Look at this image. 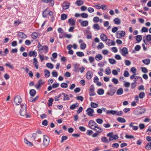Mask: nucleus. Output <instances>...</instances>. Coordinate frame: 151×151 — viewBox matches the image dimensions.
<instances>
[{
	"mask_svg": "<svg viewBox=\"0 0 151 151\" xmlns=\"http://www.w3.org/2000/svg\"><path fill=\"white\" fill-rule=\"evenodd\" d=\"M62 94L63 95L64 98H63V100L64 101H66L70 99L68 95L64 93H62Z\"/></svg>",
	"mask_w": 151,
	"mask_h": 151,
	"instance_id": "nucleus-25",
	"label": "nucleus"
},
{
	"mask_svg": "<svg viewBox=\"0 0 151 151\" xmlns=\"http://www.w3.org/2000/svg\"><path fill=\"white\" fill-rule=\"evenodd\" d=\"M76 55L79 57H83L84 56V53L81 52H76Z\"/></svg>",
	"mask_w": 151,
	"mask_h": 151,
	"instance_id": "nucleus-51",
	"label": "nucleus"
},
{
	"mask_svg": "<svg viewBox=\"0 0 151 151\" xmlns=\"http://www.w3.org/2000/svg\"><path fill=\"white\" fill-rule=\"evenodd\" d=\"M90 105L91 107L93 108H96L99 106L97 104L93 102L91 103Z\"/></svg>",
	"mask_w": 151,
	"mask_h": 151,
	"instance_id": "nucleus-39",
	"label": "nucleus"
},
{
	"mask_svg": "<svg viewBox=\"0 0 151 151\" xmlns=\"http://www.w3.org/2000/svg\"><path fill=\"white\" fill-rule=\"evenodd\" d=\"M123 92V89L122 88H120L117 91L116 93L118 95H121Z\"/></svg>",
	"mask_w": 151,
	"mask_h": 151,
	"instance_id": "nucleus-34",
	"label": "nucleus"
},
{
	"mask_svg": "<svg viewBox=\"0 0 151 151\" xmlns=\"http://www.w3.org/2000/svg\"><path fill=\"white\" fill-rule=\"evenodd\" d=\"M36 93V91L34 89H32L30 91L29 93L32 96H34Z\"/></svg>",
	"mask_w": 151,
	"mask_h": 151,
	"instance_id": "nucleus-40",
	"label": "nucleus"
},
{
	"mask_svg": "<svg viewBox=\"0 0 151 151\" xmlns=\"http://www.w3.org/2000/svg\"><path fill=\"white\" fill-rule=\"evenodd\" d=\"M101 140L102 142L104 143H108L109 142L107 138L105 137H102L101 139Z\"/></svg>",
	"mask_w": 151,
	"mask_h": 151,
	"instance_id": "nucleus-38",
	"label": "nucleus"
},
{
	"mask_svg": "<svg viewBox=\"0 0 151 151\" xmlns=\"http://www.w3.org/2000/svg\"><path fill=\"white\" fill-rule=\"evenodd\" d=\"M103 58L101 55L98 54L95 57V58L97 61H99L101 60Z\"/></svg>",
	"mask_w": 151,
	"mask_h": 151,
	"instance_id": "nucleus-19",
	"label": "nucleus"
},
{
	"mask_svg": "<svg viewBox=\"0 0 151 151\" xmlns=\"http://www.w3.org/2000/svg\"><path fill=\"white\" fill-rule=\"evenodd\" d=\"M97 124L94 121L92 120H90L88 123V126L90 128L93 129L95 126Z\"/></svg>",
	"mask_w": 151,
	"mask_h": 151,
	"instance_id": "nucleus-6",
	"label": "nucleus"
},
{
	"mask_svg": "<svg viewBox=\"0 0 151 151\" xmlns=\"http://www.w3.org/2000/svg\"><path fill=\"white\" fill-rule=\"evenodd\" d=\"M141 70L143 73H147L148 72V70L147 68L145 67L141 68Z\"/></svg>",
	"mask_w": 151,
	"mask_h": 151,
	"instance_id": "nucleus-63",
	"label": "nucleus"
},
{
	"mask_svg": "<svg viewBox=\"0 0 151 151\" xmlns=\"http://www.w3.org/2000/svg\"><path fill=\"white\" fill-rule=\"evenodd\" d=\"M44 72L45 77L46 78L49 77L50 75V71L47 70L45 69L44 70Z\"/></svg>",
	"mask_w": 151,
	"mask_h": 151,
	"instance_id": "nucleus-23",
	"label": "nucleus"
},
{
	"mask_svg": "<svg viewBox=\"0 0 151 151\" xmlns=\"http://www.w3.org/2000/svg\"><path fill=\"white\" fill-rule=\"evenodd\" d=\"M117 120L119 122L121 123H125L126 122V121L124 119L121 117H119L118 118Z\"/></svg>",
	"mask_w": 151,
	"mask_h": 151,
	"instance_id": "nucleus-35",
	"label": "nucleus"
},
{
	"mask_svg": "<svg viewBox=\"0 0 151 151\" xmlns=\"http://www.w3.org/2000/svg\"><path fill=\"white\" fill-rule=\"evenodd\" d=\"M67 15L65 14H63L61 16V19L62 20H64L67 18Z\"/></svg>",
	"mask_w": 151,
	"mask_h": 151,
	"instance_id": "nucleus-54",
	"label": "nucleus"
},
{
	"mask_svg": "<svg viewBox=\"0 0 151 151\" xmlns=\"http://www.w3.org/2000/svg\"><path fill=\"white\" fill-rule=\"evenodd\" d=\"M109 61L110 63L111 64H114L116 63V60L113 59L109 58Z\"/></svg>",
	"mask_w": 151,
	"mask_h": 151,
	"instance_id": "nucleus-44",
	"label": "nucleus"
},
{
	"mask_svg": "<svg viewBox=\"0 0 151 151\" xmlns=\"http://www.w3.org/2000/svg\"><path fill=\"white\" fill-rule=\"evenodd\" d=\"M26 106L25 104H22L21 105V109L19 113L22 116H24L26 114Z\"/></svg>",
	"mask_w": 151,
	"mask_h": 151,
	"instance_id": "nucleus-1",
	"label": "nucleus"
},
{
	"mask_svg": "<svg viewBox=\"0 0 151 151\" xmlns=\"http://www.w3.org/2000/svg\"><path fill=\"white\" fill-rule=\"evenodd\" d=\"M100 20L99 18L97 17H95L93 19V21L95 22H99Z\"/></svg>",
	"mask_w": 151,
	"mask_h": 151,
	"instance_id": "nucleus-53",
	"label": "nucleus"
},
{
	"mask_svg": "<svg viewBox=\"0 0 151 151\" xmlns=\"http://www.w3.org/2000/svg\"><path fill=\"white\" fill-rule=\"evenodd\" d=\"M67 49L69 50L68 53L70 55H73V51L71 50V48H72V45L70 44L68 45L67 47Z\"/></svg>",
	"mask_w": 151,
	"mask_h": 151,
	"instance_id": "nucleus-13",
	"label": "nucleus"
},
{
	"mask_svg": "<svg viewBox=\"0 0 151 151\" xmlns=\"http://www.w3.org/2000/svg\"><path fill=\"white\" fill-rule=\"evenodd\" d=\"M146 39L147 41L150 42L151 41V35H148L145 37H143V41L145 44H146V41L145 40Z\"/></svg>",
	"mask_w": 151,
	"mask_h": 151,
	"instance_id": "nucleus-11",
	"label": "nucleus"
},
{
	"mask_svg": "<svg viewBox=\"0 0 151 151\" xmlns=\"http://www.w3.org/2000/svg\"><path fill=\"white\" fill-rule=\"evenodd\" d=\"M136 86V80H134V82L132 83L131 84V88L132 89H134L135 88Z\"/></svg>",
	"mask_w": 151,
	"mask_h": 151,
	"instance_id": "nucleus-58",
	"label": "nucleus"
},
{
	"mask_svg": "<svg viewBox=\"0 0 151 151\" xmlns=\"http://www.w3.org/2000/svg\"><path fill=\"white\" fill-rule=\"evenodd\" d=\"M93 28L94 29H96L97 30H99L100 29L99 25L97 24H94L93 26Z\"/></svg>",
	"mask_w": 151,
	"mask_h": 151,
	"instance_id": "nucleus-45",
	"label": "nucleus"
},
{
	"mask_svg": "<svg viewBox=\"0 0 151 151\" xmlns=\"http://www.w3.org/2000/svg\"><path fill=\"white\" fill-rule=\"evenodd\" d=\"M83 3L84 2L82 0H77L76 4L78 6H80L82 5L83 4Z\"/></svg>",
	"mask_w": 151,
	"mask_h": 151,
	"instance_id": "nucleus-29",
	"label": "nucleus"
},
{
	"mask_svg": "<svg viewBox=\"0 0 151 151\" xmlns=\"http://www.w3.org/2000/svg\"><path fill=\"white\" fill-rule=\"evenodd\" d=\"M100 38L102 40L105 41L107 39V37L106 35L104 34H101L100 35Z\"/></svg>",
	"mask_w": 151,
	"mask_h": 151,
	"instance_id": "nucleus-17",
	"label": "nucleus"
},
{
	"mask_svg": "<svg viewBox=\"0 0 151 151\" xmlns=\"http://www.w3.org/2000/svg\"><path fill=\"white\" fill-rule=\"evenodd\" d=\"M124 62L125 65L127 66H129L131 64V62L129 60H125Z\"/></svg>",
	"mask_w": 151,
	"mask_h": 151,
	"instance_id": "nucleus-64",
	"label": "nucleus"
},
{
	"mask_svg": "<svg viewBox=\"0 0 151 151\" xmlns=\"http://www.w3.org/2000/svg\"><path fill=\"white\" fill-rule=\"evenodd\" d=\"M46 66L48 68L52 69L53 68V65L51 63H48L46 64Z\"/></svg>",
	"mask_w": 151,
	"mask_h": 151,
	"instance_id": "nucleus-49",
	"label": "nucleus"
},
{
	"mask_svg": "<svg viewBox=\"0 0 151 151\" xmlns=\"http://www.w3.org/2000/svg\"><path fill=\"white\" fill-rule=\"evenodd\" d=\"M111 70L109 67H107L105 70V73L107 75H109L111 73Z\"/></svg>",
	"mask_w": 151,
	"mask_h": 151,
	"instance_id": "nucleus-33",
	"label": "nucleus"
},
{
	"mask_svg": "<svg viewBox=\"0 0 151 151\" xmlns=\"http://www.w3.org/2000/svg\"><path fill=\"white\" fill-rule=\"evenodd\" d=\"M116 111L114 110H108L106 112V113L108 114H111L114 115L116 114Z\"/></svg>",
	"mask_w": 151,
	"mask_h": 151,
	"instance_id": "nucleus-28",
	"label": "nucleus"
},
{
	"mask_svg": "<svg viewBox=\"0 0 151 151\" xmlns=\"http://www.w3.org/2000/svg\"><path fill=\"white\" fill-rule=\"evenodd\" d=\"M96 121L97 123L99 124H101L103 122V120L102 119H96Z\"/></svg>",
	"mask_w": 151,
	"mask_h": 151,
	"instance_id": "nucleus-60",
	"label": "nucleus"
},
{
	"mask_svg": "<svg viewBox=\"0 0 151 151\" xmlns=\"http://www.w3.org/2000/svg\"><path fill=\"white\" fill-rule=\"evenodd\" d=\"M60 86L62 88H66L68 87V85L66 83H63L61 84Z\"/></svg>",
	"mask_w": 151,
	"mask_h": 151,
	"instance_id": "nucleus-57",
	"label": "nucleus"
},
{
	"mask_svg": "<svg viewBox=\"0 0 151 151\" xmlns=\"http://www.w3.org/2000/svg\"><path fill=\"white\" fill-rule=\"evenodd\" d=\"M70 3L65 2H64L62 4V7L63 9L66 10L68 9Z\"/></svg>",
	"mask_w": 151,
	"mask_h": 151,
	"instance_id": "nucleus-12",
	"label": "nucleus"
},
{
	"mask_svg": "<svg viewBox=\"0 0 151 151\" xmlns=\"http://www.w3.org/2000/svg\"><path fill=\"white\" fill-rule=\"evenodd\" d=\"M38 61L37 60V59L35 58H34L33 59V64L34 65L35 68L37 69H38Z\"/></svg>",
	"mask_w": 151,
	"mask_h": 151,
	"instance_id": "nucleus-24",
	"label": "nucleus"
},
{
	"mask_svg": "<svg viewBox=\"0 0 151 151\" xmlns=\"http://www.w3.org/2000/svg\"><path fill=\"white\" fill-rule=\"evenodd\" d=\"M87 112V114L88 115L92 116L94 115L93 114L94 111L93 109L91 108H88L86 110Z\"/></svg>",
	"mask_w": 151,
	"mask_h": 151,
	"instance_id": "nucleus-7",
	"label": "nucleus"
},
{
	"mask_svg": "<svg viewBox=\"0 0 151 151\" xmlns=\"http://www.w3.org/2000/svg\"><path fill=\"white\" fill-rule=\"evenodd\" d=\"M24 141L25 144L28 147H31L33 146L32 143L29 141L26 138L24 139Z\"/></svg>",
	"mask_w": 151,
	"mask_h": 151,
	"instance_id": "nucleus-14",
	"label": "nucleus"
},
{
	"mask_svg": "<svg viewBox=\"0 0 151 151\" xmlns=\"http://www.w3.org/2000/svg\"><path fill=\"white\" fill-rule=\"evenodd\" d=\"M104 91L103 89H99L97 91V93L99 95H102L104 93Z\"/></svg>",
	"mask_w": 151,
	"mask_h": 151,
	"instance_id": "nucleus-41",
	"label": "nucleus"
},
{
	"mask_svg": "<svg viewBox=\"0 0 151 151\" xmlns=\"http://www.w3.org/2000/svg\"><path fill=\"white\" fill-rule=\"evenodd\" d=\"M39 36V34L36 32H34L32 34L31 37L32 39H35L37 38Z\"/></svg>",
	"mask_w": 151,
	"mask_h": 151,
	"instance_id": "nucleus-20",
	"label": "nucleus"
},
{
	"mask_svg": "<svg viewBox=\"0 0 151 151\" xmlns=\"http://www.w3.org/2000/svg\"><path fill=\"white\" fill-rule=\"evenodd\" d=\"M142 37L141 35H138L135 37V39L138 42H140L142 40Z\"/></svg>",
	"mask_w": 151,
	"mask_h": 151,
	"instance_id": "nucleus-31",
	"label": "nucleus"
},
{
	"mask_svg": "<svg viewBox=\"0 0 151 151\" xmlns=\"http://www.w3.org/2000/svg\"><path fill=\"white\" fill-rule=\"evenodd\" d=\"M21 98L19 96L17 95L15 97L14 102L16 105H19L21 103Z\"/></svg>",
	"mask_w": 151,
	"mask_h": 151,
	"instance_id": "nucleus-3",
	"label": "nucleus"
},
{
	"mask_svg": "<svg viewBox=\"0 0 151 151\" xmlns=\"http://www.w3.org/2000/svg\"><path fill=\"white\" fill-rule=\"evenodd\" d=\"M80 47L81 49L84 50L86 48V45L85 43H82L80 45Z\"/></svg>",
	"mask_w": 151,
	"mask_h": 151,
	"instance_id": "nucleus-48",
	"label": "nucleus"
},
{
	"mask_svg": "<svg viewBox=\"0 0 151 151\" xmlns=\"http://www.w3.org/2000/svg\"><path fill=\"white\" fill-rule=\"evenodd\" d=\"M93 130L99 133H101L103 131L102 129L100 127H98V124L94 127V128Z\"/></svg>",
	"mask_w": 151,
	"mask_h": 151,
	"instance_id": "nucleus-8",
	"label": "nucleus"
},
{
	"mask_svg": "<svg viewBox=\"0 0 151 151\" xmlns=\"http://www.w3.org/2000/svg\"><path fill=\"white\" fill-rule=\"evenodd\" d=\"M93 73L90 71H88L86 74V77L88 79H91L92 77Z\"/></svg>",
	"mask_w": 151,
	"mask_h": 151,
	"instance_id": "nucleus-15",
	"label": "nucleus"
},
{
	"mask_svg": "<svg viewBox=\"0 0 151 151\" xmlns=\"http://www.w3.org/2000/svg\"><path fill=\"white\" fill-rule=\"evenodd\" d=\"M78 103H76L72 105L70 107V109L72 110H74L76 107H78Z\"/></svg>",
	"mask_w": 151,
	"mask_h": 151,
	"instance_id": "nucleus-26",
	"label": "nucleus"
},
{
	"mask_svg": "<svg viewBox=\"0 0 151 151\" xmlns=\"http://www.w3.org/2000/svg\"><path fill=\"white\" fill-rule=\"evenodd\" d=\"M101 9L104 10H106L108 9V8L107 7V6L104 4H102L101 5Z\"/></svg>",
	"mask_w": 151,
	"mask_h": 151,
	"instance_id": "nucleus-59",
	"label": "nucleus"
},
{
	"mask_svg": "<svg viewBox=\"0 0 151 151\" xmlns=\"http://www.w3.org/2000/svg\"><path fill=\"white\" fill-rule=\"evenodd\" d=\"M145 94L144 92H141L139 94V97L141 99H142L145 96Z\"/></svg>",
	"mask_w": 151,
	"mask_h": 151,
	"instance_id": "nucleus-52",
	"label": "nucleus"
},
{
	"mask_svg": "<svg viewBox=\"0 0 151 151\" xmlns=\"http://www.w3.org/2000/svg\"><path fill=\"white\" fill-rule=\"evenodd\" d=\"M52 76L53 77H56L58 75V72L55 71H53L52 73Z\"/></svg>",
	"mask_w": 151,
	"mask_h": 151,
	"instance_id": "nucleus-61",
	"label": "nucleus"
},
{
	"mask_svg": "<svg viewBox=\"0 0 151 151\" xmlns=\"http://www.w3.org/2000/svg\"><path fill=\"white\" fill-rule=\"evenodd\" d=\"M43 137V145L45 147H47L48 145L50 143V138L46 135H44Z\"/></svg>",
	"mask_w": 151,
	"mask_h": 151,
	"instance_id": "nucleus-2",
	"label": "nucleus"
},
{
	"mask_svg": "<svg viewBox=\"0 0 151 151\" xmlns=\"http://www.w3.org/2000/svg\"><path fill=\"white\" fill-rule=\"evenodd\" d=\"M114 23L117 24L119 25L120 24L121 22V20L118 18H117L114 19Z\"/></svg>",
	"mask_w": 151,
	"mask_h": 151,
	"instance_id": "nucleus-21",
	"label": "nucleus"
},
{
	"mask_svg": "<svg viewBox=\"0 0 151 151\" xmlns=\"http://www.w3.org/2000/svg\"><path fill=\"white\" fill-rule=\"evenodd\" d=\"M81 16L83 18H86L88 17V15L86 13H82L81 14Z\"/></svg>",
	"mask_w": 151,
	"mask_h": 151,
	"instance_id": "nucleus-55",
	"label": "nucleus"
},
{
	"mask_svg": "<svg viewBox=\"0 0 151 151\" xmlns=\"http://www.w3.org/2000/svg\"><path fill=\"white\" fill-rule=\"evenodd\" d=\"M96 93L94 91V89L93 88H90L89 90V94L90 96H93L95 95Z\"/></svg>",
	"mask_w": 151,
	"mask_h": 151,
	"instance_id": "nucleus-22",
	"label": "nucleus"
},
{
	"mask_svg": "<svg viewBox=\"0 0 151 151\" xmlns=\"http://www.w3.org/2000/svg\"><path fill=\"white\" fill-rule=\"evenodd\" d=\"M19 38L25 39L27 37V35L22 32H19L18 33Z\"/></svg>",
	"mask_w": 151,
	"mask_h": 151,
	"instance_id": "nucleus-16",
	"label": "nucleus"
},
{
	"mask_svg": "<svg viewBox=\"0 0 151 151\" xmlns=\"http://www.w3.org/2000/svg\"><path fill=\"white\" fill-rule=\"evenodd\" d=\"M142 62L145 64L148 65L150 63V60L149 59H146L145 60H143Z\"/></svg>",
	"mask_w": 151,
	"mask_h": 151,
	"instance_id": "nucleus-32",
	"label": "nucleus"
},
{
	"mask_svg": "<svg viewBox=\"0 0 151 151\" xmlns=\"http://www.w3.org/2000/svg\"><path fill=\"white\" fill-rule=\"evenodd\" d=\"M37 53L34 51H32L29 52V56L30 57H32L35 55V56H37Z\"/></svg>",
	"mask_w": 151,
	"mask_h": 151,
	"instance_id": "nucleus-42",
	"label": "nucleus"
},
{
	"mask_svg": "<svg viewBox=\"0 0 151 151\" xmlns=\"http://www.w3.org/2000/svg\"><path fill=\"white\" fill-rule=\"evenodd\" d=\"M78 21L80 22L81 25L82 27H86L88 25V22L87 21H82L81 19H79L78 20Z\"/></svg>",
	"mask_w": 151,
	"mask_h": 151,
	"instance_id": "nucleus-9",
	"label": "nucleus"
},
{
	"mask_svg": "<svg viewBox=\"0 0 151 151\" xmlns=\"http://www.w3.org/2000/svg\"><path fill=\"white\" fill-rule=\"evenodd\" d=\"M49 10L47 9H46L42 13V16L44 17H46L48 15V12Z\"/></svg>",
	"mask_w": 151,
	"mask_h": 151,
	"instance_id": "nucleus-30",
	"label": "nucleus"
},
{
	"mask_svg": "<svg viewBox=\"0 0 151 151\" xmlns=\"http://www.w3.org/2000/svg\"><path fill=\"white\" fill-rule=\"evenodd\" d=\"M119 138L118 136L117 135H114L112 137L109 138V141H112L114 140L117 139Z\"/></svg>",
	"mask_w": 151,
	"mask_h": 151,
	"instance_id": "nucleus-27",
	"label": "nucleus"
},
{
	"mask_svg": "<svg viewBox=\"0 0 151 151\" xmlns=\"http://www.w3.org/2000/svg\"><path fill=\"white\" fill-rule=\"evenodd\" d=\"M88 60L91 63L93 62L94 61V58L92 56L89 57L88 58Z\"/></svg>",
	"mask_w": 151,
	"mask_h": 151,
	"instance_id": "nucleus-62",
	"label": "nucleus"
},
{
	"mask_svg": "<svg viewBox=\"0 0 151 151\" xmlns=\"http://www.w3.org/2000/svg\"><path fill=\"white\" fill-rule=\"evenodd\" d=\"M115 93V92L112 90L111 89L108 91L107 94L110 96L113 95Z\"/></svg>",
	"mask_w": 151,
	"mask_h": 151,
	"instance_id": "nucleus-43",
	"label": "nucleus"
},
{
	"mask_svg": "<svg viewBox=\"0 0 151 151\" xmlns=\"http://www.w3.org/2000/svg\"><path fill=\"white\" fill-rule=\"evenodd\" d=\"M42 1L45 3H50L52 6H53L54 4V1L52 0H42Z\"/></svg>",
	"mask_w": 151,
	"mask_h": 151,
	"instance_id": "nucleus-18",
	"label": "nucleus"
},
{
	"mask_svg": "<svg viewBox=\"0 0 151 151\" xmlns=\"http://www.w3.org/2000/svg\"><path fill=\"white\" fill-rule=\"evenodd\" d=\"M125 35V31H119L117 32L116 33V37L118 38H120L123 37Z\"/></svg>",
	"mask_w": 151,
	"mask_h": 151,
	"instance_id": "nucleus-5",
	"label": "nucleus"
},
{
	"mask_svg": "<svg viewBox=\"0 0 151 151\" xmlns=\"http://www.w3.org/2000/svg\"><path fill=\"white\" fill-rule=\"evenodd\" d=\"M69 23L71 24V25L73 26L75 25V22L73 19H70L68 20Z\"/></svg>",
	"mask_w": 151,
	"mask_h": 151,
	"instance_id": "nucleus-37",
	"label": "nucleus"
},
{
	"mask_svg": "<svg viewBox=\"0 0 151 151\" xmlns=\"http://www.w3.org/2000/svg\"><path fill=\"white\" fill-rule=\"evenodd\" d=\"M74 66L75 71L76 72H78L79 67L80 66V65L78 64H76L74 65Z\"/></svg>",
	"mask_w": 151,
	"mask_h": 151,
	"instance_id": "nucleus-36",
	"label": "nucleus"
},
{
	"mask_svg": "<svg viewBox=\"0 0 151 151\" xmlns=\"http://www.w3.org/2000/svg\"><path fill=\"white\" fill-rule=\"evenodd\" d=\"M104 45L102 42H100L97 47V48L98 49H101L104 47Z\"/></svg>",
	"mask_w": 151,
	"mask_h": 151,
	"instance_id": "nucleus-47",
	"label": "nucleus"
},
{
	"mask_svg": "<svg viewBox=\"0 0 151 151\" xmlns=\"http://www.w3.org/2000/svg\"><path fill=\"white\" fill-rule=\"evenodd\" d=\"M121 54L124 56H126L128 54V50L126 47H123L122 49L120 50Z\"/></svg>",
	"mask_w": 151,
	"mask_h": 151,
	"instance_id": "nucleus-4",
	"label": "nucleus"
},
{
	"mask_svg": "<svg viewBox=\"0 0 151 151\" xmlns=\"http://www.w3.org/2000/svg\"><path fill=\"white\" fill-rule=\"evenodd\" d=\"M145 148L148 150L151 149V142L147 144L145 147Z\"/></svg>",
	"mask_w": 151,
	"mask_h": 151,
	"instance_id": "nucleus-46",
	"label": "nucleus"
},
{
	"mask_svg": "<svg viewBox=\"0 0 151 151\" xmlns=\"http://www.w3.org/2000/svg\"><path fill=\"white\" fill-rule=\"evenodd\" d=\"M44 83V82L42 80L40 79L38 81L37 83L35 85L36 88L37 89H39L41 87V86Z\"/></svg>",
	"mask_w": 151,
	"mask_h": 151,
	"instance_id": "nucleus-10",
	"label": "nucleus"
},
{
	"mask_svg": "<svg viewBox=\"0 0 151 151\" xmlns=\"http://www.w3.org/2000/svg\"><path fill=\"white\" fill-rule=\"evenodd\" d=\"M112 82L115 84H117L119 83V81L117 79L115 78L112 79Z\"/></svg>",
	"mask_w": 151,
	"mask_h": 151,
	"instance_id": "nucleus-56",
	"label": "nucleus"
},
{
	"mask_svg": "<svg viewBox=\"0 0 151 151\" xmlns=\"http://www.w3.org/2000/svg\"><path fill=\"white\" fill-rule=\"evenodd\" d=\"M102 53L104 55H106L109 53V51L107 50H104L102 51Z\"/></svg>",
	"mask_w": 151,
	"mask_h": 151,
	"instance_id": "nucleus-50",
	"label": "nucleus"
}]
</instances>
